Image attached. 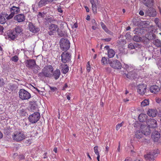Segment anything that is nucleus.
<instances>
[{"label": "nucleus", "mask_w": 161, "mask_h": 161, "mask_svg": "<svg viewBox=\"0 0 161 161\" xmlns=\"http://www.w3.org/2000/svg\"><path fill=\"white\" fill-rule=\"evenodd\" d=\"M153 43L158 47H161V41L158 39H156L153 41Z\"/></svg>", "instance_id": "7c9ffc66"}, {"label": "nucleus", "mask_w": 161, "mask_h": 161, "mask_svg": "<svg viewBox=\"0 0 161 161\" xmlns=\"http://www.w3.org/2000/svg\"><path fill=\"white\" fill-rule=\"evenodd\" d=\"M124 124V122L122 121L121 123L118 124L116 126V130H119L120 127H121Z\"/></svg>", "instance_id": "58836bf2"}, {"label": "nucleus", "mask_w": 161, "mask_h": 161, "mask_svg": "<svg viewBox=\"0 0 161 161\" xmlns=\"http://www.w3.org/2000/svg\"><path fill=\"white\" fill-rule=\"evenodd\" d=\"M31 95L27 91L23 89H21V99L22 100H27L30 98Z\"/></svg>", "instance_id": "2eb2a0df"}, {"label": "nucleus", "mask_w": 161, "mask_h": 161, "mask_svg": "<svg viewBox=\"0 0 161 161\" xmlns=\"http://www.w3.org/2000/svg\"><path fill=\"white\" fill-rule=\"evenodd\" d=\"M105 70L108 73H110L111 71V69L110 67H107L105 68Z\"/></svg>", "instance_id": "09e8293b"}, {"label": "nucleus", "mask_w": 161, "mask_h": 161, "mask_svg": "<svg viewBox=\"0 0 161 161\" xmlns=\"http://www.w3.org/2000/svg\"><path fill=\"white\" fill-rule=\"evenodd\" d=\"M97 27V26L92 25V28L93 30H95Z\"/></svg>", "instance_id": "680f3d73"}, {"label": "nucleus", "mask_w": 161, "mask_h": 161, "mask_svg": "<svg viewBox=\"0 0 161 161\" xmlns=\"http://www.w3.org/2000/svg\"><path fill=\"white\" fill-rule=\"evenodd\" d=\"M149 28L150 30H151V31H150V32L151 33V34H152L151 35H152V37L151 38L150 37V39H153L155 38V35L154 34H153V32H155L156 31V30H155V31H154V30H153L154 28V27L153 25H151L149 27Z\"/></svg>", "instance_id": "c756f323"}, {"label": "nucleus", "mask_w": 161, "mask_h": 161, "mask_svg": "<svg viewBox=\"0 0 161 161\" xmlns=\"http://www.w3.org/2000/svg\"><path fill=\"white\" fill-rule=\"evenodd\" d=\"M155 101L157 103H161V97H156L155 98Z\"/></svg>", "instance_id": "a18cd8bd"}, {"label": "nucleus", "mask_w": 161, "mask_h": 161, "mask_svg": "<svg viewBox=\"0 0 161 161\" xmlns=\"http://www.w3.org/2000/svg\"><path fill=\"white\" fill-rule=\"evenodd\" d=\"M42 15H43V14H42L41 13V12H39L38 15H37V17L38 18H42V17L43 16H42Z\"/></svg>", "instance_id": "4d7b16f0"}, {"label": "nucleus", "mask_w": 161, "mask_h": 161, "mask_svg": "<svg viewBox=\"0 0 161 161\" xmlns=\"http://www.w3.org/2000/svg\"><path fill=\"white\" fill-rule=\"evenodd\" d=\"M119 146H118V148H117V151L118 152H120V142H119Z\"/></svg>", "instance_id": "13d9d810"}, {"label": "nucleus", "mask_w": 161, "mask_h": 161, "mask_svg": "<svg viewBox=\"0 0 161 161\" xmlns=\"http://www.w3.org/2000/svg\"><path fill=\"white\" fill-rule=\"evenodd\" d=\"M98 146H96L94 147V152L96 155L99 154V152L98 151Z\"/></svg>", "instance_id": "79ce46f5"}, {"label": "nucleus", "mask_w": 161, "mask_h": 161, "mask_svg": "<svg viewBox=\"0 0 161 161\" xmlns=\"http://www.w3.org/2000/svg\"><path fill=\"white\" fill-rule=\"evenodd\" d=\"M40 115L39 112H35L30 115L28 117V119L30 122L34 124L37 122L40 119Z\"/></svg>", "instance_id": "9d476101"}, {"label": "nucleus", "mask_w": 161, "mask_h": 161, "mask_svg": "<svg viewBox=\"0 0 161 161\" xmlns=\"http://www.w3.org/2000/svg\"><path fill=\"white\" fill-rule=\"evenodd\" d=\"M4 84L3 80L2 78H0V87L2 86Z\"/></svg>", "instance_id": "de8ad7c7"}, {"label": "nucleus", "mask_w": 161, "mask_h": 161, "mask_svg": "<svg viewBox=\"0 0 161 161\" xmlns=\"http://www.w3.org/2000/svg\"><path fill=\"white\" fill-rule=\"evenodd\" d=\"M61 57V61L64 63H66L70 60L71 55L70 53L65 51L62 53Z\"/></svg>", "instance_id": "f8f14e48"}, {"label": "nucleus", "mask_w": 161, "mask_h": 161, "mask_svg": "<svg viewBox=\"0 0 161 161\" xmlns=\"http://www.w3.org/2000/svg\"><path fill=\"white\" fill-rule=\"evenodd\" d=\"M143 3L147 7L149 8L152 6L154 3V0H143Z\"/></svg>", "instance_id": "412c9836"}, {"label": "nucleus", "mask_w": 161, "mask_h": 161, "mask_svg": "<svg viewBox=\"0 0 161 161\" xmlns=\"http://www.w3.org/2000/svg\"><path fill=\"white\" fill-rule=\"evenodd\" d=\"M139 14L141 16H143L144 15V13L142 10H140L139 11Z\"/></svg>", "instance_id": "052dcab7"}, {"label": "nucleus", "mask_w": 161, "mask_h": 161, "mask_svg": "<svg viewBox=\"0 0 161 161\" xmlns=\"http://www.w3.org/2000/svg\"><path fill=\"white\" fill-rule=\"evenodd\" d=\"M20 11L19 8V7H16L15 6H13L10 8V14L8 15L7 17L8 19H12L14 15L19 13Z\"/></svg>", "instance_id": "ddd939ff"}, {"label": "nucleus", "mask_w": 161, "mask_h": 161, "mask_svg": "<svg viewBox=\"0 0 161 161\" xmlns=\"http://www.w3.org/2000/svg\"><path fill=\"white\" fill-rule=\"evenodd\" d=\"M68 87V85L67 83H65L63 87L62 90H65L66 88Z\"/></svg>", "instance_id": "6e6d98bb"}, {"label": "nucleus", "mask_w": 161, "mask_h": 161, "mask_svg": "<svg viewBox=\"0 0 161 161\" xmlns=\"http://www.w3.org/2000/svg\"><path fill=\"white\" fill-rule=\"evenodd\" d=\"M14 19L18 22H20V14L19 13L16 15L14 17Z\"/></svg>", "instance_id": "e433bc0d"}, {"label": "nucleus", "mask_w": 161, "mask_h": 161, "mask_svg": "<svg viewBox=\"0 0 161 161\" xmlns=\"http://www.w3.org/2000/svg\"><path fill=\"white\" fill-rule=\"evenodd\" d=\"M147 125L149 127L155 128L157 126V123L156 120L153 119H148L146 122Z\"/></svg>", "instance_id": "4468645a"}, {"label": "nucleus", "mask_w": 161, "mask_h": 161, "mask_svg": "<svg viewBox=\"0 0 161 161\" xmlns=\"http://www.w3.org/2000/svg\"><path fill=\"white\" fill-rule=\"evenodd\" d=\"M141 47V45L137 43H134V44L130 43L128 46V47L131 49H135L136 47L140 48Z\"/></svg>", "instance_id": "a878e982"}, {"label": "nucleus", "mask_w": 161, "mask_h": 161, "mask_svg": "<svg viewBox=\"0 0 161 161\" xmlns=\"http://www.w3.org/2000/svg\"><path fill=\"white\" fill-rule=\"evenodd\" d=\"M115 54V52L112 49H109L108 51V55L109 58L113 57Z\"/></svg>", "instance_id": "cd10ccee"}, {"label": "nucleus", "mask_w": 161, "mask_h": 161, "mask_svg": "<svg viewBox=\"0 0 161 161\" xmlns=\"http://www.w3.org/2000/svg\"><path fill=\"white\" fill-rule=\"evenodd\" d=\"M57 10L58 12L62 13L63 12V10L62 9V8L60 6L58 7V8Z\"/></svg>", "instance_id": "5fc2aeb1"}, {"label": "nucleus", "mask_w": 161, "mask_h": 161, "mask_svg": "<svg viewBox=\"0 0 161 161\" xmlns=\"http://www.w3.org/2000/svg\"><path fill=\"white\" fill-rule=\"evenodd\" d=\"M147 117V115L146 114H141L138 117V119L141 122H143L146 120Z\"/></svg>", "instance_id": "b1692460"}, {"label": "nucleus", "mask_w": 161, "mask_h": 161, "mask_svg": "<svg viewBox=\"0 0 161 161\" xmlns=\"http://www.w3.org/2000/svg\"><path fill=\"white\" fill-rule=\"evenodd\" d=\"M13 140L17 142L20 141V131L15 132L12 136Z\"/></svg>", "instance_id": "5701e85b"}, {"label": "nucleus", "mask_w": 161, "mask_h": 161, "mask_svg": "<svg viewBox=\"0 0 161 161\" xmlns=\"http://www.w3.org/2000/svg\"><path fill=\"white\" fill-rule=\"evenodd\" d=\"M53 70L54 69L52 65H46L42 69V72L39 74V76L52 77Z\"/></svg>", "instance_id": "f03ea898"}, {"label": "nucleus", "mask_w": 161, "mask_h": 161, "mask_svg": "<svg viewBox=\"0 0 161 161\" xmlns=\"http://www.w3.org/2000/svg\"><path fill=\"white\" fill-rule=\"evenodd\" d=\"M109 61V60H108L107 58L105 57H103L101 60V63L102 65H106L108 64V61Z\"/></svg>", "instance_id": "72a5a7b5"}, {"label": "nucleus", "mask_w": 161, "mask_h": 161, "mask_svg": "<svg viewBox=\"0 0 161 161\" xmlns=\"http://www.w3.org/2000/svg\"><path fill=\"white\" fill-rule=\"evenodd\" d=\"M18 57L17 56H15L12 57L11 59L13 61L16 62L18 61Z\"/></svg>", "instance_id": "49530a36"}, {"label": "nucleus", "mask_w": 161, "mask_h": 161, "mask_svg": "<svg viewBox=\"0 0 161 161\" xmlns=\"http://www.w3.org/2000/svg\"><path fill=\"white\" fill-rule=\"evenodd\" d=\"M154 22L157 26L158 28H160V24L159 22V19L158 18H155L154 19Z\"/></svg>", "instance_id": "ea45409f"}, {"label": "nucleus", "mask_w": 161, "mask_h": 161, "mask_svg": "<svg viewBox=\"0 0 161 161\" xmlns=\"http://www.w3.org/2000/svg\"><path fill=\"white\" fill-rule=\"evenodd\" d=\"M59 29L58 26L55 24H51L49 26V31L48 34L50 36L54 35L57 32L58 35H59L58 31Z\"/></svg>", "instance_id": "6e6552de"}, {"label": "nucleus", "mask_w": 161, "mask_h": 161, "mask_svg": "<svg viewBox=\"0 0 161 161\" xmlns=\"http://www.w3.org/2000/svg\"><path fill=\"white\" fill-rule=\"evenodd\" d=\"M25 64L27 67L33 69V71L35 73L38 72L39 67L36 64V61L34 59L27 60L25 61Z\"/></svg>", "instance_id": "20e7f679"}, {"label": "nucleus", "mask_w": 161, "mask_h": 161, "mask_svg": "<svg viewBox=\"0 0 161 161\" xmlns=\"http://www.w3.org/2000/svg\"><path fill=\"white\" fill-rule=\"evenodd\" d=\"M29 27L30 31L34 33L37 32L39 31V28L36 27L31 23L29 24Z\"/></svg>", "instance_id": "6ab92c4d"}, {"label": "nucleus", "mask_w": 161, "mask_h": 161, "mask_svg": "<svg viewBox=\"0 0 161 161\" xmlns=\"http://www.w3.org/2000/svg\"><path fill=\"white\" fill-rule=\"evenodd\" d=\"M108 63L111 67L115 69L119 70L121 68V63L116 59L109 61Z\"/></svg>", "instance_id": "1a4fd4ad"}, {"label": "nucleus", "mask_w": 161, "mask_h": 161, "mask_svg": "<svg viewBox=\"0 0 161 161\" xmlns=\"http://www.w3.org/2000/svg\"><path fill=\"white\" fill-rule=\"evenodd\" d=\"M158 113V111L156 108L149 109L147 112V115L152 117H155L157 115Z\"/></svg>", "instance_id": "dca6fc26"}, {"label": "nucleus", "mask_w": 161, "mask_h": 161, "mask_svg": "<svg viewBox=\"0 0 161 161\" xmlns=\"http://www.w3.org/2000/svg\"><path fill=\"white\" fill-rule=\"evenodd\" d=\"M140 130H137L135 133V137L138 139L142 138L143 135L147 136L149 135L151 133V131L149 128L147 126L141 125Z\"/></svg>", "instance_id": "f257e3e1"}, {"label": "nucleus", "mask_w": 161, "mask_h": 161, "mask_svg": "<svg viewBox=\"0 0 161 161\" xmlns=\"http://www.w3.org/2000/svg\"><path fill=\"white\" fill-rule=\"evenodd\" d=\"M50 88V90L52 91V92H54L55 91L57 90V89L56 87H52V86H49Z\"/></svg>", "instance_id": "8fccbe9b"}, {"label": "nucleus", "mask_w": 161, "mask_h": 161, "mask_svg": "<svg viewBox=\"0 0 161 161\" xmlns=\"http://www.w3.org/2000/svg\"><path fill=\"white\" fill-rule=\"evenodd\" d=\"M25 19V16L23 14H21V22L24 21Z\"/></svg>", "instance_id": "3c124183"}, {"label": "nucleus", "mask_w": 161, "mask_h": 161, "mask_svg": "<svg viewBox=\"0 0 161 161\" xmlns=\"http://www.w3.org/2000/svg\"><path fill=\"white\" fill-rule=\"evenodd\" d=\"M8 14H5V13H2L0 14V23L1 24H4L6 22V18L8 19H8L7 17L8 16Z\"/></svg>", "instance_id": "f3484780"}, {"label": "nucleus", "mask_w": 161, "mask_h": 161, "mask_svg": "<svg viewBox=\"0 0 161 161\" xmlns=\"http://www.w3.org/2000/svg\"><path fill=\"white\" fill-rule=\"evenodd\" d=\"M153 12V14H150V15H153V14H155V13H156V12L155 11V10L153 8H152L151 9Z\"/></svg>", "instance_id": "0e129e2a"}, {"label": "nucleus", "mask_w": 161, "mask_h": 161, "mask_svg": "<svg viewBox=\"0 0 161 161\" xmlns=\"http://www.w3.org/2000/svg\"><path fill=\"white\" fill-rule=\"evenodd\" d=\"M52 2L51 0H41L39 3V5L41 7L45 5L47 3Z\"/></svg>", "instance_id": "c85d7f7f"}, {"label": "nucleus", "mask_w": 161, "mask_h": 161, "mask_svg": "<svg viewBox=\"0 0 161 161\" xmlns=\"http://www.w3.org/2000/svg\"><path fill=\"white\" fill-rule=\"evenodd\" d=\"M100 25L103 29L106 32L108 33L109 31L107 27L102 22H100Z\"/></svg>", "instance_id": "c9c22d12"}, {"label": "nucleus", "mask_w": 161, "mask_h": 161, "mask_svg": "<svg viewBox=\"0 0 161 161\" xmlns=\"http://www.w3.org/2000/svg\"><path fill=\"white\" fill-rule=\"evenodd\" d=\"M102 40L105 42H108L110 41L111 40V38L110 37H108L107 38L103 39H102Z\"/></svg>", "instance_id": "603ef678"}, {"label": "nucleus", "mask_w": 161, "mask_h": 161, "mask_svg": "<svg viewBox=\"0 0 161 161\" xmlns=\"http://www.w3.org/2000/svg\"><path fill=\"white\" fill-rule=\"evenodd\" d=\"M73 27L75 28H77L78 27V25L77 23H75L73 25Z\"/></svg>", "instance_id": "e2e57ef3"}, {"label": "nucleus", "mask_w": 161, "mask_h": 161, "mask_svg": "<svg viewBox=\"0 0 161 161\" xmlns=\"http://www.w3.org/2000/svg\"><path fill=\"white\" fill-rule=\"evenodd\" d=\"M47 152H45L43 154V155H44L43 158L44 159L47 158Z\"/></svg>", "instance_id": "bf43d9fd"}, {"label": "nucleus", "mask_w": 161, "mask_h": 161, "mask_svg": "<svg viewBox=\"0 0 161 161\" xmlns=\"http://www.w3.org/2000/svg\"><path fill=\"white\" fill-rule=\"evenodd\" d=\"M97 159L98 161H99V158L100 157V155L99 154H97Z\"/></svg>", "instance_id": "338daca9"}, {"label": "nucleus", "mask_w": 161, "mask_h": 161, "mask_svg": "<svg viewBox=\"0 0 161 161\" xmlns=\"http://www.w3.org/2000/svg\"><path fill=\"white\" fill-rule=\"evenodd\" d=\"M26 138H27L26 137L25 134L21 133V141ZM29 140V139L28 138V139H27V140Z\"/></svg>", "instance_id": "c03bdc74"}, {"label": "nucleus", "mask_w": 161, "mask_h": 161, "mask_svg": "<svg viewBox=\"0 0 161 161\" xmlns=\"http://www.w3.org/2000/svg\"><path fill=\"white\" fill-rule=\"evenodd\" d=\"M3 25L0 26V30L1 31V33H3L4 31L5 32L7 30L8 25L7 23L3 24Z\"/></svg>", "instance_id": "bb28decb"}, {"label": "nucleus", "mask_w": 161, "mask_h": 161, "mask_svg": "<svg viewBox=\"0 0 161 161\" xmlns=\"http://www.w3.org/2000/svg\"><path fill=\"white\" fill-rule=\"evenodd\" d=\"M159 153V151L158 149H155L144 155V157L146 160H153Z\"/></svg>", "instance_id": "39448f33"}, {"label": "nucleus", "mask_w": 161, "mask_h": 161, "mask_svg": "<svg viewBox=\"0 0 161 161\" xmlns=\"http://www.w3.org/2000/svg\"><path fill=\"white\" fill-rule=\"evenodd\" d=\"M160 88L158 86L154 85L152 86L150 88V91L151 92L154 93H157L159 92Z\"/></svg>", "instance_id": "aec40b11"}, {"label": "nucleus", "mask_w": 161, "mask_h": 161, "mask_svg": "<svg viewBox=\"0 0 161 161\" xmlns=\"http://www.w3.org/2000/svg\"><path fill=\"white\" fill-rule=\"evenodd\" d=\"M92 5V10L94 14H96L97 12V7L95 1L94 0H90Z\"/></svg>", "instance_id": "393cba45"}, {"label": "nucleus", "mask_w": 161, "mask_h": 161, "mask_svg": "<svg viewBox=\"0 0 161 161\" xmlns=\"http://www.w3.org/2000/svg\"><path fill=\"white\" fill-rule=\"evenodd\" d=\"M60 75V70L59 69H57L55 71H53L52 74V76H53L54 78L57 80L59 77Z\"/></svg>", "instance_id": "4be33fe9"}, {"label": "nucleus", "mask_w": 161, "mask_h": 161, "mask_svg": "<svg viewBox=\"0 0 161 161\" xmlns=\"http://www.w3.org/2000/svg\"><path fill=\"white\" fill-rule=\"evenodd\" d=\"M141 29L139 28H136L134 30V33L135 34H139L140 33H141Z\"/></svg>", "instance_id": "a19ab883"}, {"label": "nucleus", "mask_w": 161, "mask_h": 161, "mask_svg": "<svg viewBox=\"0 0 161 161\" xmlns=\"http://www.w3.org/2000/svg\"><path fill=\"white\" fill-rule=\"evenodd\" d=\"M69 70V67L67 64L64 65L62 69V73L64 74H66Z\"/></svg>", "instance_id": "473e14b6"}, {"label": "nucleus", "mask_w": 161, "mask_h": 161, "mask_svg": "<svg viewBox=\"0 0 161 161\" xmlns=\"http://www.w3.org/2000/svg\"><path fill=\"white\" fill-rule=\"evenodd\" d=\"M147 86L145 84H140L137 86V92L141 95H143L147 92Z\"/></svg>", "instance_id": "9b49d317"}, {"label": "nucleus", "mask_w": 161, "mask_h": 161, "mask_svg": "<svg viewBox=\"0 0 161 161\" xmlns=\"http://www.w3.org/2000/svg\"><path fill=\"white\" fill-rule=\"evenodd\" d=\"M85 9H86V11L87 12H89V10L87 6H85Z\"/></svg>", "instance_id": "69168bd1"}, {"label": "nucleus", "mask_w": 161, "mask_h": 161, "mask_svg": "<svg viewBox=\"0 0 161 161\" xmlns=\"http://www.w3.org/2000/svg\"><path fill=\"white\" fill-rule=\"evenodd\" d=\"M92 25L97 26V23L96 22L95 20L94 19H93L92 20Z\"/></svg>", "instance_id": "864d4df0"}, {"label": "nucleus", "mask_w": 161, "mask_h": 161, "mask_svg": "<svg viewBox=\"0 0 161 161\" xmlns=\"http://www.w3.org/2000/svg\"><path fill=\"white\" fill-rule=\"evenodd\" d=\"M91 69V66L90 65L89 62H88L87 63V65H86V69L87 71L89 72L90 70Z\"/></svg>", "instance_id": "37998d69"}, {"label": "nucleus", "mask_w": 161, "mask_h": 161, "mask_svg": "<svg viewBox=\"0 0 161 161\" xmlns=\"http://www.w3.org/2000/svg\"><path fill=\"white\" fill-rule=\"evenodd\" d=\"M160 137V134L158 131L154 132L152 135V138L155 142H158Z\"/></svg>", "instance_id": "a211bd4d"}, {"label": "nucleus", "mask_w": 161, "mask_h": 161, "mask_svg": "<svg viewBox=\"0 0 161 161\" xmlns=\"http://www.w3.org/2000/svg\"><path fill=\"white\" fill-rule=\"evenodd\" d=\"M59 43L60 48L63 51L68 50L70 47V43L67 39L62 38L60 41Z\"/></svg>", "instance_id": "0eeeda50"}, {"label": "nucleus", "mask_w": 161, "mask_h": 161, "mask_svg": "<svg viewBox=\"0 0 161 161\" xmlns=\"http://www.w3.org/2000/svg\"><path fill=\"white\" fill-rule=\"evenodd\" d=\"M124 68L128 73L127 74L125 73L123 75H125L126 77L129 79H131L134 78L136 75L134 67L130 64H124Z\"/></svg>", "instance_id": "7ed1b4c3"}, {"label": "nucleus", "mask_w": 161, "mask_h": 161, "mask_svg": "<svg viewBox=\"0 0 161 161\" xmlns=\"http://www.w3.org/2000/svg\"><path fill=\"white\" fill-rule=\"evenodd\" d=\"M53 151L56 153H57V147H54L53 149Z\"/></svg>", "instance_id": "774afa93"}, {"label": "nucleus", "mask_w": 161, "mask_h": 161, "mask_svg": "<svg viewBox=\"0 0 161 161\" xmlns=\"http://www.w3.org/2000/svg\"><path fill=\"white\" fill-rule=\"evenodd\" d=\"M149 99H145L141 103V106L145 107L149 104Z\"/></svg>", "instance_id": "2f4dec72"}, {"label": "nucleus", "mask_w": 161, "mask_h": 161, "mask_svg": "<svg viewBox=\"0 0 161 161\" xmlns=\"http://www.w3.org/2000/svg\"><path fill=\"white\" fill-rule=\"evenodd\" d=\"M133 39L134 41L136 42H140L142 40V38L141 37L136 35L134 36L133 37Z\"/></svg>", "instance_id": "f704fd0d"}, {"label": "nucleus", "mask_w": 161, "mask_h": 161, "mask_svg": "<svg viewBox=\"0 0 161 161\" xmlns=\"http://www.w3.org/2000/svg\"><path fill=\"white\" fill-rule=\"evenodd\" d=\"M20 33V27L17 26L13 32L11 31L8 34V38L10 40H14L16 38Z\"/></svg>", "instance_id": "423d86ee"}, {"label": "nucleus", "mask_w": 161, "mask_h": 161, "mask_svg": "<svg viewBox=\"0 0 161 161\" xmlns=\"http://www.w3.org/2000/svg\"><path fill=\"white\" fill-rule=\"evenodd\" d=\"M57 23L60 25V28L61 29H63L64 27V25L65 24V22H63L61 20H58L57 21Z\"/></svg>", "instance_id": "4c0bfd02"}]
</instances>
